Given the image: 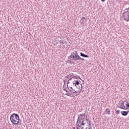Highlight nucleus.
Wrapping results in <instances>:
<instances>
[{"mask_svg":"<svg viewBox=\"0 0 129 129\" xmlns=\"http://www.w3.org/2000/svg\"><path fill=\"white\" fill-rule=\"evenodd\" d=\"M83 119H82V118L81 117H80V116H78V118L77 119V122H80L81 120H83Z\"/></svg>","mask_w":129,"mask_h":129,"instance_id":"obj_11","label":"nucleus"},{"mask_svg":"<svg viewBox=\"0 0 129 129\" xmlns=\"http://www.w3.org/2000/svg\"><path fill=\"white\" fill-rule=\"evenodd\" d=\"M85 129H88V128H87V127H86V128H85Z\"/></svg>","mask_w":129,"mask_h":129,"instance_id":"obj_39","label":"nucleus"},{"mask_svg":"<svg viewBox=\"0 0 129 129\" xmlns=\"http://www.w3.org/2000/svg\"><path fill=\"white\" fill-rule=\"evenodd\" d=\"M129 18V12L125 13L124 15V20L125 21L127 19Z\"/></svg>","mask_w":129,"mask_h":129,"instance_id":"obj_7","label":"nucleus"},{"mask_svg":"<svg viewBox=\"0 0 129 129\" xmlns=\"http://www.w3.org/2000/svg\"><path fill=\"white\" fill-rule=\"evenodd\" d=\"M80 82H81L80 81H78V80H75V81H74L73 82V83H74V84H75V85L76 86V87H77V88H78V85H79V84L81 85V88H80V87L79 86V93H81V90H82V85L81 84H80Z\"/></svg>","mask_w":129,"mask_h":129,"instance_id":"obj_3","label":"nucleus"},{"mask_svg":"<svg viewBox=\"0 0 129 129\" xmlns=\"http://www.w3.org/2000/svg\"><path fill=\"white\" fill-rule=\"evenodd\" d=\"M80 127H78V126H77V129H81L80 128H79Z\"/></svg>","mask_w":129,"mask_h":129,"instance_id":"obj_29","label":"nucleus"},{"mask_svg":"<svg viewBox=\"0 0 129 129\" xmlns=\"http://www.w3.org/2000/svg\"><path fill=\"white\" fill-rule=\"evenodd\" d=\"M60 44H64V43H63V42H60Z\"/></svg>","mask_w":129,"mask_h":129,"instance_id":"obj_33","label":"nucleus"},{"mask_svg":"<svg viewBox=\"0 0 129 129\" xmlns=\"http://www.w3.org/2000/svg\"><path fill=\"white\" fill-rule=\"evenodd\" d=\"M68 61H69V63H72V61H71V58H70V57H69L68 58Z\"/></svg>","mask_w":129,"mask_h":129,"instance_id":"obj_15","label":"nucleus"},{"mask_svg":"<svg viewBox=\"0 0 129 129\" xmlns=\"http://www.w3.org/2000/svg\"><path fill=\"white\" fill-rule=\"evenodd\" d=\"M85 17H83V18H82V19H81V20H85Z\"/></svg>","mask_w":129,"mask_h":129,"instance_id":"obj_23","label":"nucleus"},{"mask_svg":"<svg viewBox=\"0 0 129 129\" xmlns=\"http://www.w3.org/2000/svg\"><path fill=\"white\" fill-rule=\"evenodd\" d=\"M90 124H91L90 121H89V125H90Z\"/></svg>","mask_w":129,"mask_h":129,"instance_id":"obj_26","label":"nucleus"},{"mask_svg":"<svg viewBox=\"0 0 129 129\" xmlns=\"http://www.w3.org/2000/svg\"><path fill=\"white\" fill-rule=\"evenodd\" d=\"M63 83L65 84V83H66V81H65V80L63 81Z\"/></svg>","mask_w":129,"mask_h":129,"instance_id":"obj_27","label":"nucleus"},{"mask_svg":"<svg viewBox=\"0 0 129 129\" xmlns=\"http://www.w3.org/2000/svg\"><path fill=\"white\" fill-rule=\"evenodd\" d=\"M80 60H82L83 61L84 60V58H82Z\"/></svg>","mask_w":129,"mask_h":129,"instance_id":"obj_30","label":"nucleus"},{"mask_svg":"<svg viewBox=\"0 0 129 129\" xmlns=\"http://www.w3.org/2000/svg\"><path fill=\"white\" fill-rule=\"evenodd\" d=\"M125 102H126L125 105H126V107L129 108V103H128V102L125 101Z\"/></svg>","mask_w":129,"mask_h":129,"instance_id":"obj_14","label":"nucleus"},{"mask_svg":"<svg viewBox=\"0 0 129 129\" xmlns=\"http://www.w3.org/2000/svg\"><path fill=\"white\" fill-rule=\"evenodd\" d=\"M73 129H75V127H73Z\"/></svg>","mask_w":129,"mask_h":129,"instance_id":"obj_37","label":"nucleus"},{"mask_svg":"<svg viewBox=\"0 0 129 129\" xmlns=\"http://www.w3.org/2000/svg\"><path fill=\"white\" fill-rule=\"evenodd\" d=\"M81 59V57H80V56H79V55H78V53H77V51H76L74 52V60H75V61H77L78 60H80Z\"/></svg>","mask_w":129,"mask_h":129,"instance_id":"obj_4","label":"nucleus"},{"mask_svg":"<svg viewBox=\"0 0 129 129\" xmlns=\"http://www.w3.org/2000/svg\"><path fill=\"white\" fill-rule=\"evenodd\" d=\"M70 77L73 79V78H75L76 77V76H74L73 74V75L70 76Z\"/></svg>","mask_w":129,"mask_h":129,"instance_id":"obj_16","label":"nucleus"},{"mask_svg":"<svg viewBox=\"0 0 129 129\" xmlns=\"http://www.w3.org/2000/svg\"><path fill=\"white\" fill-rule=\"evenodd\" d=\"M67 95H68V96H69V95H68V94H67Z\"/></svg>","mask_w":129,"mask_h":129,"instance_id":"obj_38","label":"nucleus"},{"mask_svg":"<svg viewBox=\"0 0 129 129\" xmlns=\"http://www.w3.org/2000/svg\"><path fill=\"white\" fill-rule=\"evenodd\" d=\"M101 2H105V0H101Z\"/></svg>","mask_w":129,"mask_h":129,"instance_id":"obj_31","label":"nucleus"},{"mask_svg":"<svg viewBox=\"0 0 129 129\" xmlns=\"http://www.w3.org/2000/svg\"><path fill=\"white\" fill-rule=\"evenodd\" d=\"M66 78H67V79H69V76H67Z\"/></svg>","mask_w":129,"mask_h":129,"instance_id":"obj_20","label":"nucleus"},{"mask_svg":"<svg viewBox=\"0 0 129 129\" xmlns=\"http://www.w3.org/2000/svg\"><path fill=\"white\" fill-rule=\"evenodd\" d=\"M82 120H81L80 122H79V123H80L81 124V125H82V124H81V123H82Z\"/></svg>","mask_w":129,"mask_h":129,"instance_id":"obj_19","label":"nucleus"},{"mask_svg":"<svg viewBox=\"0 0 129 129\" xmlns=\"http://www.w3.org/2000/svg\"><path fill=\"white\" fill-rule=\"evenodd\" d=\"M69 83H70V82H69V80L67 82V84H69Z\"/></svg>","mask_w":129,"mask_h":129,"instance_id":"obj_25","label":"nucleus"},{"mask_svg":"<svg viewBox=\"0 0 129 129\" xmlns=\"http://www.w3.org/2000/svg\"><path fill=\"white\" fill-rule=\"evenodd\" d=\"M104 113H105V114H108V115H110V110L107 108L104 111Z\"/></svg>","mask_w":129,"mask_h":129,"instance_id":"obj_8","label":"nucleus"},{"mask_svg":"<svg viewBox=\"0 0 129 129\" xmlns=\"http://www.w3.org/2000/svg\"><path fill=\"white\" fill-rule=\"evenodd\" d=\"M76 88H77V87H76L74 83H72L71 85L69 86V87H68V89L72 92V93H76L78 92V91L76 90Z\"/></svg>","mask_w":129,"mask_h":129,"instance_id":"obj_2","label":"nucleus"},{"mask_svg":"<svg viewBox=\"0 0 129 129\" xmlns=\"http://www.w3.org/2000/svg\"><path fill=\"white\" fill-rule=\"evenodd\" d=\"M83 81V83H84V81Z\"/></svg>","mask_w":129,"mask_h":129,"instance_id":"obj_36","label":"nucleus"},{"mask_svg":"<svg viewBox=\"0 0 129 129\" xmlns=\"http://www.w3.org/2000/svg\"><path fill=\"white\" fill-rule=\"evenodd\" d=\"M64 91H67V90H66V89H64Z\"/></svg>","mask_w":129,"mask_h":129,"instance_id":"obj_35","label":"nucleus"},{"mask_svg":"<svg viewBox=\"0 0 129 129\" xmlns=\"http://www.w3.org/2000/svg\"><path fill=\"white\" fill-rule=\"evenodd\" d=\"M79 116H85V113L81 114L79 115Z\"/></svg>","mask_w":129,"mask_h":129,"instance_id":"obj_17","label":"nucleus"},{"mask_svg":"<svg viewBox=\"0 0 129 129\" xmlns=\"http://www.w3.org/2000/svg\"><path fill=\"white\" fill-rule=\"evenodd\" d=\"M10 120L13 124H19V122H20V116L18 114L13 113L10 116Z\"/></svg>","mask_w":129,"mask_h":129,"instance_id":"obj_1","label":"nucleus"},{"mask_svg":"<svg viewBox=\"0 0 129 129\" xmlns=\"http://www.w3.org/2000/svg\"><path fill=\"white\" fill-rule=\"evenodd\" d=\"M125 110H127V109H129V108L128 107H127L126 108H125Z\"/></svg>","mask_w":129,"mask_h":129,"instance_id":"obj_21","label":"nucleus"},{"mask_svg":"<svg viewBox=\"0 0 129 129\" xmlns=\"http://www.w3.org/2000/svg\"><path fill=\"white\" fill-rule=\"evenodd\" d=\"M80 54H81V56H82V57H85V58H89V55L84 54V53H83L82 52H81Z\"/></svg>","mask_w":129,"mask_h":129,"instance_id":"obj_10","label":"nucleus"},{"mask_svg":"<svg viewBox=\"0 0 129 129\" xmlns=\"http://www.w3.org/2000/svg\"><path fill=\"white\" fill-rule=\"evenodd\" d=\"M125 21H126L127 22H128V21H129V17Z\"/></svg>","mask_w":129,"mask_h":129,"instance_id":"obj_24","label":"nucleus"},{"mask_svg":"<svg viewBox=\"0 0 129 129\" xmlns=\"http://www.w3.org/2000/svg\"><path fill=\"white\" fill-rule=\"evenodd\" d=\"M78 78H79V79H80L81 80H82L81 78H80V77H78Z\"/></svg>","mask_w":129,"mask_h":129,"instance_id":"obj_32","label":"nucleus"},{"mask_svg":"<svg viewBox=\"0 0 129 129\" xmlns=\"http://www.w3.org/2000/svg\"><path fill=\"white\" fill-rule=\"evenodd\" d=\"M87 123V120L85 119V118H83V120H82V125H85L86 123Z\"/></svg>","mask_w":129,"mask_h":129,"instance_id":"obj_9","label":"nucleus"},{"mask_svg":"<svg viewBox=\"0 0 129 129\" xmlns=\"http://www.w3.org/2000/svg\"><path fill=\"white\" fill-rule=\"evenodd\" d=\"M121 109H125V106H124V101L120 104V107H118Z\"/></svg>","mask_w":129,"mask_h":129,"instance_id":"obj_5","label":"nucleus"},{"mask_svg":"<svg viewBox=\"0 0 129 129\" xmlns=\"http://www.w3.org/2000/svg\"><path fill=\"white\" fill-rule=\"evenodd\" d=\"M74 52H73L71 54V55L70 56V58H71L72 60H74Z\"/></svg>","mask_w":129,"mask_h":129,"instance_id":"obj_12","label":"nucleus"},{"mask_svg":"<svg viewBox=\"0 0 129 129\" xmlns=\"http://www.w3.org/2000/svg\"><path fill=\"white\" fill-rule=\"evenodd\" d=\"M78 127H81V124L79 123V122H77L76 125Z\"/></svg>","mask_w":129,"mask_h":129,"instance_id":"obj_13","label":"nucleus"},{"mask_svg":"<svg viewBox=\"0 0 129 129\" xmlns=\"http://www.w3.org/2000/svg\"><path fill=\"white\" fill-rule=\"evenodd\" d=\"M119 112H120V111L119 110L116 111V114H119Z\"/></svg>","mask_w":129,"mask_h":129,"instance_id":"obj_18","label":"nucleus"},{"mask_svg":"<svg viewBox=\"0 0 129 129\" xmlns=\"http://www.w3.org/2000/svg\"><path fill=\"white\" fill-rule=\"evenodd\" d=\"M129 111H121V114L123 116H126L127 114H128Z\"/></svg>","mask_w":129,"mask_h":129,"instance_id":"obj_6","label":"nucleus"},{"mask_svg":"<svg viewBox=\"0 0 129 129\" xmlns=\"http://www.w3.org/2000/svg\"><path fill=\"white\" fill-rule=\"evenodd\" d=\"M72 79H73V78H71L69 80V81H70L71 80H72Z\"/></svg>","mask_w":129,"mask_h":129,"instance_id":"obj_22","label":"nucleus"},{"mask_svg":"<svg viewBox=\"0 0 129 129\" xmlns=\"http://www.w3.org/2000/svg\"><path fill=\"white\" fill-rule=\"evenodd\" d=\"M68 87V85H67Z\"/></svg>","mask_w":129,"mask_h":129,"instance_id":"obj_40","label":"nucleus"},{"mask_svg":"<svg viewBox=\"0 0 129 129\" xmlns=\"http://www.w3.org/2000/svg\"><path fill=\"white\" fill-rule=\"evenodd\" d=\"M81 128H83V126L81 125Z\"/></svg>","mask_w":129,"mask_h":129,"instance_id":"obj_34","label":"nucleus"},{"mask_svg":"<svg viewBox=\"0 0 129 129\" xmlns=\"http://www.w3.org/2000/svg\"><path fill=\"white\" fill-rule=\"evenodd\" d=\"M86 120H87V122H88V119H85Z\"/></svg>","mask_w":129,"mask_h":129,"instance_id":"obj_28","label":"nucleus"}]
</instances>
